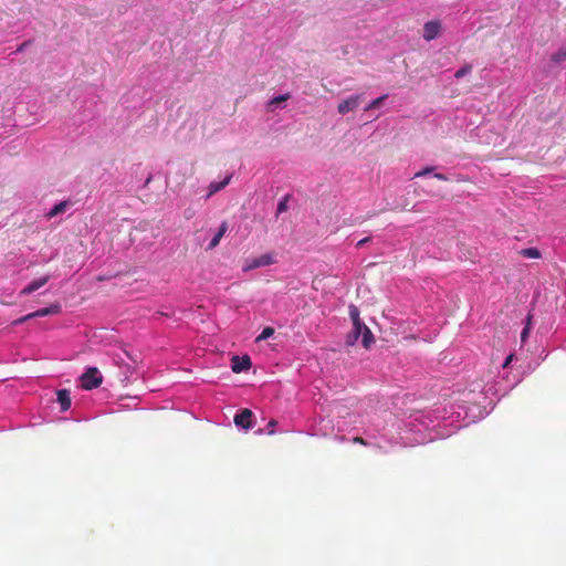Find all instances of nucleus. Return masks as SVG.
Wrapping results in <instances>:
<instances>
[{"label": "nucleus", "instance_id": "1", "mask_svg": "<svg viewBox=\"0 0 566 566\" xmlns=\"http://www.w3.org/2000/svg\"><path fill=\"white\" fill-rule=\"evenodd\" d=\"M275 262H276L275 253H273V252L264 253L260 256L245 259L243 262V265H242V271L250 272V271L259 269V268L272 265Z\"/></svg>", "mask_w": 566, "mask_h": 566}, {"label": "nucleus", "instance_id": "2", "mask_svg": "<svg viewBox=\"0 0 566 566\" xmlns=\"http://www.w3.org/2000/svg\"><path fill=\"white\" fill-rule=\"evenodd\" d=\"M349 316L353 321V332L347 336V344L354 345L355 342L360 336L363 328L366 327V325L361 322L359 317V310L356 305L352 304L349 306Z\"/></svg>", "mask_w": 566, "mask_h": 566}, {"label": "nucleus", "instance_id": "3", "mask_svg": "<svg viewBox=\"0 0 566 566\" xmlns=\"http://www.w3.org/2000/svg\"><path fill=\"white\" fill-rule=\"evenodd\" d=\"M103 381V377L96 367H90L81 376V386L85 390L97 388Z\"/></svg>", "mask_w": 566, "mask_h": 566}, {"label": "nucleus", "instance_id": "4", "mask_svg": "<svg viewBox=\"0 0 566 566\" xmlns=\"http://www.w3.org/2000/svg\"><path fill=\"white\" fill-rule=\"evenodd\" d=\"M61 312V305L59 303L52 304L48 307L40 308L33 313L27 314L25 316L19 318L15 323H23L34 317H42L53 314H59Z\"/></svg>", "mask_w": 566, "mask_h": 566}, {"label": "nucleus", "instance_id": "5", "mask_svg": "<svg viewBox=\"0 0 566 566\" xmlns=\"http://www.w3.org/2000/svg\"><path fill=\"white\" fill-rule=\"evenodd\" d=\"M440 31H441L440 21H438V20L428 21L423 25L422 36L426 41H431L440 34Z\"/></svg>", "mask_w": 566, "mask_h": 566}, {"label": "nucleus", "instance_id": "6", "mask_svg": "<svg viewBox=\"0 0 566 566\" xmlns=\"http://www.w3.org/2000/svg\"><path fill=\"white\" fill-rule=\"evenodd\" d=\"M231 363V369L235 374L249 370L252 365L251 358L248 355H244L242 357L233 356Z\"/></svg>", "mask_w": 566, "mask_h": 566}, {"label": "nucleus", "instance_id": "7", "mask_svg": "<svg viewBox=\"0 0 566 566\" xmlns=\"http://www.w3.org/2000/svg\"><path fill=\"white\" fill-rule=\"evenodd\" d=\"M253 412L250 409H243L234 416V423L243 429L252 428Z\"/></svg>", "mask_w": 566, "mask_h": 566}, {"label": "nucleus", "instance_id": "8", "mask_svg": "<svg viewBox=\"0 0 566 566\" xmlns=\"http://www.w3.org/2000/svg\"><path fill=\"white\" fill-rule=\"evenodd\" d=\"M360 97V95H352L347 97L345 101L338 104V113L345 115L348 112L354 111L359 105Z\"/></svg>", "mask_w": 566, "mask_h": 566}, {"label": "nucleus", "instance_id": "9", "mask_svg": "<svg viewBox=\"0 0 566 566\" xmlns=\"http://www.w3.org/2000/svg\"><path fill=\"white\" fill-rule=\"evenodd\" d=\"M49 276L45 275L43 277H40L38 280H34L32 281L31 283H29L22 291H21V294L22 295H29L33 292H35L36 290H39L40 287H42L43 285H45L49 281Z\"/></svg>", "mask_w": 566, "mask_h": 566}, {"label": "nucleus", "instance_id": "10", "mask_svg": "<svg viewBox=\"0 0 566 566\" xmlns=\"http://www.w3.org/2000/svg\"><path fill=\"white\" fill-rule=\"evenodd\" d=\"M57 401L61 405V411H66L71 407V395L67 389L57 391Z\"/></svg>", "mask_w": 566, "mask_h": 566}, {"label": "nucleus", "instance_id": "11", "mask_svg": "<svg viewBox=\"0 0 566 566\" xmlns=\"http://www.w3.org/2000/svg\"><path fill=\"white\" fill-rule=\"evenodd\" d=\"M228 231V223L226 221H223L219 229H218V232L214 234V237L212 238V240L210 241L209 243V249H214L216 247L219 245L221 239L223 238V235L226 234V232Z\"/></svg>", "mask_w": 566, "mask_h": 566}, {"label": "nucleus", "instance_id": "12", "mask_svg": "<svg viewBox=\"0 0 566 566\" xmlns=\"http://www.w3.org/2000/svg\"><path fill=\"white\" fill-rule=\"evenodd\" d=\"M232 176L231 175H228L222 181L220 182H211L208 187V197L214 195L216 192L220 191L221 189H223L226 186L229 185L230 180H231Z\"/></svg>", "mask_w": 566, "mask_h": 566}, {"label": "nucleus", "instance_id": "13", "mask_svg": "<svg viewBox=\"0 0 566 566\" xmlns=\"http://www.w3.org/2000/svg\"><path fill=\"white\" fill-rule=\"evenodd\" d=\"M70 206V202L69 201H61L59 203H56L46 214L45 217L48 219H52L54 217H56L57 214L60 213H63L67 207Z\"/></svg>", "mask_w": 566, "mask_h": 566}, {"label": "nucleus", "instance_id": "14", "mask_svg": "<svg viewBox=\"0 0 566 566\" xmlns=\"http://www.w3.org/2000/svg\"><path fill=\"white\" fill-rule=\"evenodd\" d=\"M360 335L363 336V339H361L363 346L366 349H368L371 346V344H374V342H375L371 331L366 326L365 328H363Z\"/></svg>", "mask_w": 566, "mask_h": 566}, {"label": "nucleus", "instance_id": "15", "mask_svg": "<svg viewBox=\"0 0 566 566\" xmlns=\"http://www.w3.org/2000/svg\"><path fill=\"white\" fill-rule=\"evenodd\" d=\"M415 193L418 197H422V196L438 197V196H440L439 191L433 190L431 188H426V187H422V186H419L418 188H416L415 189Z\"/></svg>", "mask_w": 566, "mask_h": 566}, {"label": "nucleus", "instance_id": "16", "mask_svg": "<svg viewBox=\"0 0 566 566\" xmlns=\"http://www.w3.org/2000/svg\"><path fill=\"white\" fill-rule=\"evenodd\" d=\"M520 254L524 258L539 259L542 256L541 251L537 248H526L520 251Z\"/></svg>", "mask_w": 566, "mask_h": 566}, {"label": "nucleus", "instance_id": "17", "mask_svg": "<svg viewBox=\"0 0 566 566\" xmlns=\"http://www.w3.org/2000/svg\"><path fill=\"white\" fill-rule=\"evenodd\" d=\"M290 98V94H284V95H280V96H276V97H273L269 104H268V108L269 109H274L276 106H279L281 103L287 101Z\"/></svg>", "mask_w": 566, "mask_h": 566}, {"label": "nucleus", "instance_id": "18", "mask_svg": "<svg viewBox=\"0 0 566 566\" xmlns=\"http://www.w3.org/2000/svg\"><path fill=\"white\" fill-rule=\"evenodd\" d=\"M551 59L553 62L557 64L566 61V46L560 48L558 51H556Z\"/></svg>", "mask_w": 566, "mask_h": 566}, {"label": "nucleus", "instance_id": "19", "mask_svg": "<svg viewBox=\"0 0 566 566\" xmlns=\"http://www.w3.org/2000/svg\"><path fill=\"white\" fill-rule=\"evenodd\" d=\"M532 318H533V316L531 314H528L526 316L525 326H524V328H523V331L521 333V340H522V343H524L527 339V337H528V334H530V331H531Z\"/></svg>", "mask_w": 566, "mask_h": 566}, {"label": "nucleus", "instance_id": "20", "mask_svg": "<svg viewBox=\"0 0 566 566\" xmlns=\"http://www.w3.org/2000/svg\"><path fill=\"white\" fill-rule=\"evenodd\" d=\"M388 95H382L376 99H374L373 102H370L366 107H365V111H370V109H375V108H378L380 107V105L382 104V102L387 98Z\"/></svg>", "mask_w": 566, "mask_h": 566}, {"label": "nucleus", "instance_id": "21", "mask_svg": "<svg viewBox=\"0 0 566 566\" xmlns=\"http://www.w3.org/2000/svg\"><path fill=\"white\" fill-rule=\"evenodd\" d=\"M273 334H274V328H272V327H265V328L261 332V334L256 337V342H260V340L266 339V338L271 337Z\"/></svg>", "mask_w": 566, "mask_h": 566}, {"label": "nucleus", "instance_id": "22", "mask_svg": "<svg viewBox=\"0 0 566 566\" xmlns=\"http://www.w3.org/2000/svg\"><path fill=\"white\" fill-rule=\"evenodd\" d=\"M471 69L472 66L470 64H465L455 72L454 76L457 78H461L464 75L469 74L471 72Z\"/></svg>", "mask_w": 566, "mask_h": 566}, {"label": "nucleus", "instance_id": "23", "mask_svg": "<svg viewBox=\"0 0 566 566\" xmlns=\"http://www.w3.org/2000/svg\"><path fill=\"white\" fill-rule=\"evenodd\" d=\"M289 196H285L277 205V214L287 210Z\"/></svg>", "mask_w": 566, "mask_h": 566}, {"label": "nucleus", "instance_id": "24", "mask_svg": "<svg viewBox=\"0 0 566 566\" xmlns=\"http://www.w3.org/2000/svg\"><path fill=\"white\" fill-rule=\"evenodd\" d=\"M433 169H434L433 167L428 166V167L423 168L422 170L416 172L415 178L423 177L428 174H431L433 171Z\"/></svg>", "mask_w": 566, "mask_h": 566}, {"label": "nucleus", "instance_id": "25", "mask_svg": "<svg viewBox=\"0 0 566 566\" xmlns=\"http://www.w3.org/2000/svg\"><path fill=\"white\" fill-rule=\"evenodd\" d=\"M277 424V421L272 419L269 421L266 428H268V434H273L274 433V428L275 426Z\"/></svg>", "mask_w": 566, "mask_h": 566}, {"label": "nucleus", "instance_id": "26", "mask_svg": "<svg viewBox=\"0 0 566 566\" xmlns=\"http://www.w3.org/2000/svg\"><path fill=\"white\" fill-rule=\"evenodd\" d=\"M353 442H354V443L361 444V446H367V444H368V443H367V441H366L364 438H361V437H355V438L353 439Z\"/></svg>", "mask_w": 566, "mask_h": 566}, {"label": "nucleus", "instance_id": "27", "mask_svg": "<svg viewBox=\"0 0 566 566\" xmlns=\"http://www.w3.org/2000/svg\"><path fill=\"white\" fill-rule=\"evenodd\" d=\"M369 241H370V238H369V237L364 238V239H361L360 241H358V242H357L356 247H357V248H361V247H364V245H365L367 242H369Z\"/></svg>", "mask_w": 566, "mask_h": 566}, {"label": "nucleus", "instance_id": "28", "mask_svg": "<svg viewBox=\"0 0 566 566\" xmlns=\"http://www.w3.org/2000/svg\"><path fill=\"white\" fill-rule=\"evenodd\" d=\"M434 178H437V179H439V180H442V181H447V180H448V178H447V176H446V175H443V174H439V172H438V174H434Z\"/></svg>", "mask_w": 566, "mask_h": 566}, {"label": "nucleus", "instance_id": "29", "mask_svg": "<svg viewBox=\"0 0 566 566\" xmlns=\"http://www.w3.org/2000/svg\"><path fill=\"white\" fill-rule=\"evenodd\" d=\"M512 359H513V355L507 356L503 364V367L504 368L507 367L510 365V363L512 361Z\"/></svg>", "mask_w": 566, "mask_h": 566}, {"label": "nucleus", "instance_id": "30", "mask_svg": "<svg viewBox=\"0 0 566 566\" xmlns=\"http://www.w3.org/2000/svg\"><path fill=\"white\" fill-rule=\"evenodd\" d=\"M25 45H27V42H24V43H23V44L18 49V51H22V50H24V46H25Z\"/></svg>", "mask_w": 566, "mask_h": 566}]
</instances>
